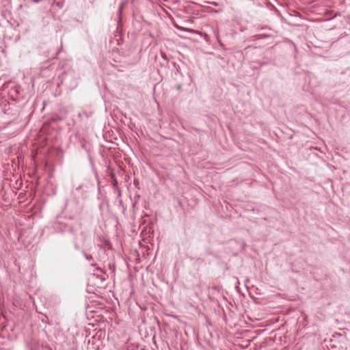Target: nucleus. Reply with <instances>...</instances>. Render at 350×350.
Segmentation results:
<instances>
[{"label":"nucleus","mask_w":350,"mask_h":350,"mask_svg":"<svg viewBox=\"0 0 350 350\" xmlns=\"http://www.w3.org/2000/svg\"><path fill=\"white\" fill-rule=\"evenodd\" d=\"M75 248L79 249V246L77 245V244H75Z\"/></svg>","instance_id":"obj_14"},{"label":"nucleus","mask_w":350,"mask_h":350,"mask_svg":"<svg viewBox=\"0 0 350 350\" xmlns=\"http://www.w3.org/2000/svg\"><path fill=\"white\" fill-rule=\"evenodd\" d=\"M96 270L98 271H100V273H102L103 274H105V271L103 269H101L100 267H96Z\"/></svg>","instance_id":"obj_5"},{"label":"nucleus","mask_w":350,"mask_h":350,"mask_svg":"<svg viewBox=\"0 0 350 350\" xmlns=\"http://www.w3.org/2000/svg\"><path fill=\"white\" fill-rule=\"evenodd\" d=\"M91 266H92V267H96V264H91Z\"/></svg>","instance_id":"obj_16"},{"label":"nucleus","mask_w":350,"mask_h":350,"mask_svg":"<svg viewBox=\"0 0 350 350\" xmlns=\"http://www.w3.org/2000/svg\"><path fill=\"white\" fill-rule=\"evenodd\" d=\"M62 45L61 46L60 49L57 50V51L55 53V56H57L59 55V53L62 51ZM53 58H56V57H54Z\"/></svg>","instance_id":"obj_6"},{"label":"nucleus","mask_w":350,"mask_h":350,"mask_svg":"<svg viewBox=\"0 0 350 350\" xmlns=\"http://www.w3.org/2000/svg\"><path fill=\"white\" fill-rule=\"evenodd\" d=\"M100 279H101L102 281H105V278H103V277H100Z\"/></svg>","instance_id":"obj_12"},{"label":"nucleus","mask_w":350,"mask_h":350,"mask_svg":"<svg viewBox=\"0 0 350 350\" xmlns=\"http://www.w3.org/2000/svg\"><path fill=\"white\" fill-rule=\"evenodd\" d=\"M83 255L85 256V258L88 260H92L93 258L91 255L85 253V252H83Z\"/></svg>","instance_id":"obj_2"},{"label":"nucleus","mask_w":350,"mask_h":350,"mask_svg":"<svg viewBox=\"0 0 350 350\" xmlns=\"http://www.w3.org/2000/svg\"><path fill=\"white\" fill-rule=\"evenodd\" d=\"M212 289H213L214 291H219V286H213L211 287Z\"/></svg>","instance_id":"obj_7"},{"label":"nucleus","mask_w":350,"mask_h":350,"mask_svg":"<svg viewBox=\"0 0 350 350\" xmlns=\"http://www.w3.org/2000/svg\"><path fill=\"white\" fill-rule=\"evenodd\" d=\"M42 1V0H32V1H33V3H39V2Z\"/></svg>","instance_id":"obj_9"},{"label":"nucleus","mask_w":350,"mask_h":350,"mask_svg":"<svg viewBox=\"0 0 350 350\" xmlns=\"http://www.w3.org/2000/svg\"><path fill=\"white\" fill-rule=\"evenodd\" d=\"M205 252H206V254H207V255H209V256H213V252L209 248L206 249Z\"/></svg>","instance_id":"obj_4"},{"label":"nucleus","mask_w":350,"mask_h":350,"mask_svg":"<svg viewBox=\"0 0 350 350\" xmlns=\"http://www.w3.org/2000/svg\"><path fill=\"white\" fill-rule=\"evenodd\" d=\"M176 88H177V90H180L181 85H178Z\"/></svg>","instance_id":"obj_10"},{"label":"nucleus","mask_w":350,"mask_h":350,"mask_svg":"<svg viewBox=\"0 0 350 350\" xmlns=\"http://www.w3.org/2000/svg\"><path fill=\"white\" fill-rule=\"evenodd\" d=\"M33 349H36V344H33V347H32Z\"/></svg>","instance_id":"obj_13"},{"label":"nucleus","mask_w":350,"mask_h":350,"mask_svg":"<svg viewBox=\"0 0 350 350\" xmlns=\"http://www.w3.org/2000/svg\"><path fill=\"white\" fill-rule=\"evenodd\" d=\"M122 9V5H121V6L120 7V8H119V11H120V12H121Z\"/></svg>","instance_id":"obj_11"},{"label":"nucleus","mask_w":350,"mask_h":350,"mask_svg":"<svg viewBox=\"0 0 350 350\" xmlns=\"http://www.w3.org/2000/svg\"><path fill=\"white\" fill-rule=\"evenodd\" d=\"M40 320L43 323L51 325L49 321V318L46 314H42V317L40 318Z\"/></svg>","instance_id":"obj_1"},{"label":"nucleus","mask_w":350,"mask_h":350,"mask_svg":"<svg viewBox=\"0 0 350 350\" xmlns=\"http://www.w3.org/2000/svg\"><path fill=\"white\" fill-rule=\"evenodd\" d=\"M70 232H73V228H70Z\"/></svg>","instance_id":"obj_15"},{"label":"nucleus","mask_w":350,"mask_h":350,"mask_svg":"<svg viewBox=\"0 0 350 350\" xmlns=\"http://www.w3.org/2000/svg\"><path fill=\"white\" fill-rule=\"evenodd\" d=\"M161 57L165 60L167 59V55L163 53H161Z\"/></svg>","instance_id":"obj_8"},{"label":"nucleus","mask_w":350,"mask_h":350,"mask_svg":"<svg viewBox=\"0 0 350 350\" xmlns=\"http://www.w3.org/2000/svg\"><path fill=\"white\" fill-rule=\"evenodd\" d=\"M41 347L45 349H47L49 350H52V349L50 347V346L47 343H42L41 345Z\"/></svg>","instance_id":"obj_3"}]
</instances>
